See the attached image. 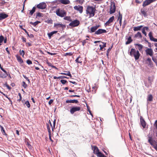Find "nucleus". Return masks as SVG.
<instances>
[{
    "label": "nucleus",
    "instance_id": "nucleus-11",
    "mask_svg": "<svg viewBox=\"0 0 157 157\" xmlns=\"http://www.w3.org/2000/svg\"><path fill=\"white\" fill-rule=\"evenodd\" d=\"M46 5L44 2L40 3L36 6V7L39 9H44L46 8Z\"/></svg>",
    "mask_w": 157,
    "mask_h": 157
},
{
    "label": "nucleus",
    "instance_id": "nucleus-5",
    "mask_svg": "<svg viewBox=\"0 0 157 157\" xmlns=\"http://www.w3.org/2000/svg\"><path fill=\"white\" fill-rule=\"evenodd\" d=\"M80 24L79 21L78 20H75L71 21L69 25L72 27H74L78 26Z\"/></svg>",
    "mask_w": 157,
    "mask_h": 157
},
{
    "label": "nucleus",
    "instance_id": "nucleus-50",
    "mask_svg": "<svg viewBox=\"0 0 157 157\" xmlns=\"http://www.w3.org/2000/svg\"><path fill=\"white\" fill-rule=\"evenodd\" d=\"M73 55V53L71 52L69 53H66L65 54L64 56H71Z\"/></svg>",
    "mask_w": 157,
    "mask_h": 157
},
{
    "label": "nucleus",
    "instance_id": "nucleus-47",
    "mask_svg": "<svg viewBox=\"0 0 157 157\" xmlns=\"http://www.w3.org/2000/svg\"><path fill=\"white\" fill-rule=\"evenodd\" d=\"M3 94V95L6 97L11 102V104H12V101L11 100V99L10 98H8L7 96V95L3 93V94Z\"/></svg>",
    "mask_w": 157,
    "mask_h": 157
},
{
    "label": "nucleus",
    "instance_id": "nucleus-42",
    "mask_svg": "<svg viewBox=\"0 0 157 157\" xmlns=\"http://www.w3.org/2000/svg\"><path fill=\"white\" fill-rule=\"evenodd\" d=\"M18 95L19 97V98L17 100V101L18 102H20L22 98L20 93H18Z\"/></svg>",
    "mask_w": 157,
    "mask_h": 157
},
{
    "label": "nucleus",
    "instance_id": "nucleus-55",
    "mask_svg": "<svg viewBox=\"0 0 157 157\" xmlns=\"http://www.w3.org/2000/svg\"><path fill=\"white\" fill-rule=\"evenodd\" d=\"M98 157H106L105 155L102 154V153H99V155L98 156Z\"/></svg>",
    "mask_w": 157,
    "mask_h": 157
},
{
    "label": "nucleus",
    "instance_id": "nucleus-63",
    "mask_svg": "<svg viewBox=\"0 0 157 157\" xmlns=\"http://www.w3.org/2000/svg\"><path fill=\"white\" fill-rule=\"evenodd\" d=\"M6 86L7 87V89H8L9 90H10L11 89V88L7 84H6Z\"/></svg>",
    "mask_w": 157,
    "mask_h": 157
},
{
    "label": "nucleus",
    "instance_id": "nucleus-46",
    "mask_svg": "<svg viewBox=\"0 0 157 157\" xmlns=\"http://www.w3.org/2000/svg\"><path fill=\"white\" fill-rule=\"evenodd\" d=\"M112 46L111 48H109L107 50V52L106 53V55L107 56L108 58V55L109 52L111 51V48H112Z\"/></svg>",
    "mask_w": 157,
    "mask_h": 157
},
{
    "label": "nucleus",
    "instance_id": "nucleus-24",
    "mask_svg": "<svg viewBox=\"0 0 157 157\" xmlns=\"http://www.w3.org/2000/svg\"><path fill=\"white\" fill-rule=\"evenodd\" d=\"M57 31H54L50 33H48V35L49 37V39L51 38V36L54 34H56L57 33Z\"/></svg>",
    "mask_w": 157,
    "mask_h": 157
},
{
    "label": "nucleus",
    "instance_id": "nucleus-48",
    "mask_svg": "<svg viewBox=\"0 0 157 157\" xmlns=\"http://www.w3.org/2000/svg\"><path fill=\"white\" fill-rule=\"evenodd\" d=\"M148 35L151 40L153 37L152 35V33L151 32H150L149 33Z\"/></svg>",
    "mask_w": 157,
    "mask_h": 157
},
{
    "label": "nucleus",
    "instance_id": "nucleus-29",
    "mask_svg": "<svg viewBox=\"0 0 157 157\" xmlns=\"http://www.w3.org/2000/svg\"><path fill=\"white\" fill-rule=\"evenodd\" d=\"M0 127L1 129V131L2 134L3 135H4L6 136H7V134L6 133L5 131V130L4 129L3 127L1 125H0Z\"/></svg>",
    "mask_w": 157,
    "mask_h": 157
},
{
    "label": "nucleus",
    "instance_id": "nucleus-12",
    "mask_svg": "<svg viewBox=\"0 0 157 157\" xmlns=\"http://www.w3.org/2000/svg\"><path fill=\"white\" fill-rule=\"evenodd\" d=\"M74 8L76 10L78 11L79 12L81 13L83 12V7L80 6H75L74 7Z\"/></svg>",
    "mask_w": 157,
    "mask_h": 157
},
{
    "label": "nucleus",
    "instance_id": "nucleus-41",
    "mask_svg": "<svg viewBox=\"0 0 157 157\" xmlns=\"http://www.w3.org/2000/svg\"><path fill=\"white\" fill-rule=\"evenodd\" d=\"M25 104L26 105L28 108H29L30 107V105L28 101H25Z\"/></svg>",
    "mask_w": 157,
    "mask_h": 157
},
{
    "label": "nucleus",
    "instance_id": "nucleus-30",
    "mask_svg": "<svg viewBox=\"0 0 157 157\" xmlns=\"http://www.w3.org/2000/svg\"><path fill=\"white\" fill-rule=\"evenodd\" d=\"M143 27L142 25H140L139 26H137V27H135L134 28L133 30L135 31H137L138 30H140L141 28Z\"/></svg>",
    "mask_w": 157,
    "mask_h": 157
},
{
    "label": "nucleus",
    "instance_id": "nucleus-36",
    "mask_svg": "<svg viewBox=\"0 0 157 157\" xmlns=\"http://www.w3.org/2000/svg\"><path fill=\"white\" fill-rule=\"evenodd\" d=\"M36 10V7H33L32 10H31L29 14L31 15H32L35 12Z\"/></svg>",
    "mask_w": 157,
    "mask_h": 157
},
{
    "label": "nucleus",
    "instance_id": "nucleus-6",
    "mask_svg": "<svg viewBox=\"0 0 157 157\" xmlns=\"http://www.w3.org/2000/svg\"><path fill=\"white\" fill-rule=\"evenodd\" d=\"M81 108L79 106H72L70 109V113L73 114L75 112L80 110Z\"/></svg>",
    "mask_w": 157,
    "mask_h": 157
},
{
    "label": "nucleus",
    "instance_id": "nucleus-15",
    "mask_svg": "<svg viewBox=\"0 0 157 157\" xmlns=\"http://www.w3.org/2000/svg\"><path fill=\"white\" fill-rule=\"evenodd\" d=\"M100 27V25H97L95 26L92 27L90 28V33H92L95 32V33L96 31V30Z\"/></svg>",
    "mask_w": 157,
    "mask_h": 157
},
{
    "label": "nucleus",
    "instance_id": "nucleus-58",
    "mask_svg": "<svg viewBox=\"0 0 157 157\" xmlns=\"http://www.w3.org/2000/svg\"><path fill=\"white\" fill-rule=\"evenodd\" d=\"M142 33L144 34L145 35V36H146L147 35V33H146V32L145 31V29H144L143 28L142 29Z\"/></svg>",
    "mask_w": 157,
    "mask_h": 157
},
{
    "label": "nucleus",
    "instance_id": "nucleus-49",
    "mask_svg": "<svg viewBox=\"0 0 157 157\" xmlns=\"http://www.w3.org/2000/svg\"><path fill=\"white\" fill-rule=\"evenodd\" d=\"M42 13L39 12L36 14V18H37V17H41L42 16Z\"/></svg>",
    "mask_w": 157,
    "mask_h": 157
},
{
    "label": "nucleus",
    "instance_id": "nucleus-14",
    "mask_svg": "<svg viewBox=\"0 0 157 157\" xmlns=\"http://www.w3.org/2000/svg\"><path fill=\"white\" fill-rule=\"evenodd\" d=\"M114 17L113 16L110 17L109 19L105 23V26H109V24L112 23L114 20Z\"/></svg>",
    "mask_w": 157,
    "mask_h": 157
},
{
    "label": "nucleus",
    "instance_id": "nucleus-19",
    "mask_svg": "<svg viewBox=\"0 0 157 157\" xmlns=\"http://www.w3.org/2000/svg\"><path fill=\"white\" fill-rule=\"evenodd\" d=\"M135 45L137 46V48L140 52L143 51L142 50L144 47V46L143 45L140 44H135Z\"/></svg>",
    "mask_w": 157,
    "mask_h": 157
},
{
    "label": "nucleus",
    "instance_id": "nucleus-64",
    "mask_svg": "<svg viewBox=\"0 0 157 157\" xmlns=\"http://www.w3.org/2000/svg\"><path fill=\"white\" fill-rule=\"evenodd\" d=\"M154 126H155L156 128L157 129V120L155 121V124H154Z\"/></svg>",
    "mask_w": 157,
    "mask_h": 157
},
{
    "label": "nucleus",
    "instance_id": "nucleus-54",
    "mask_svg": "<svg viewBox=\"0 0 157 157\" xmlns=\"http://www.w3.org/2000/svg\"><path fill=\"white\" fill-rule=\"evenodd\" d=\"M26 63L29 65H30L32 64V62L29 59L27 60L26 61Z\"/></svg>",
    "mask_w": 157,
    "mask_h": 157
},
{
    "label": "nucleus",
    "instance_id": "nucleus-7",
    "mask_svg": "<svg viewBox=\"0 0 157 157\" xmlns=\"http://www.w3.org/2000/svg\"><path fill=\"white\" fill-rule=\"evenodd\" d=\"M146 54L147 56H149L151 57H152L153 55V52L152 49L151 48H147L146 49L145 51Z\"/></svg>",
    "mask_w": 157,
    "mask_h": 157
},
{
    "label": "nucleus",
    "instance_id": "nucleus-45",
    "mask_svg": "<svg viewBox=\"0 0 157 157\" xmlns=\"http://www.w3.org/2000/svg\"><path fill=\"white\" fill-rule=\"evenodd\" d=\"M19 53L20 54V55H22L23 57H24V56L25 55V52L24 50H20L19 51Z\"/></svg>",
    "mask_w": 157,
    "mask_h": 157
},
{
    "label": "nucleus",
    "instance_id": "nucleus-13",
    "mask_svg": "<svg viewBox=\"0 0 157 157\" xmlns=\"http://www.w3.org/2000/svg\"><path fill=\"white\" fill-rule=\"evenodd\" d=\"M140 119L141 124L143 128H144L146 127V122L142 116H140Z\"/></svg>",
    "mask_w": 157,
    "mask_h": 157
},
{
    "label": "nucleus",
    "instance_id": "nucleus-38",
    "mask_svg": "<svg viewBox=\"0 0 157 157\" xmlns=\"http://www.w3.org/2000/svg\"><path fill=\"white\" fill-rule=\"evenodd\" d=\"M64 19L65 20L71 21V17L70 16H66L64 17Z\"/></svg>",
    "mask_w": 157,
    "mask_h": 157
},
{
    "label": "nucleus",
    "instance_id": "nucleus-20",
    "mask_svg": "<svg viewBox=\"0 0 157 157\" xmlns=\"http://www.w3.org/2000/svg\"><path fill=\"white\" fill-rule=\"evenodd\" d=\"M153 61L155 63L157 67V53L155 54L154 56L152 57Z\"/></svg>",
    "mask_w": 157,
    "mask_h": 157
},
{
    "label": "nucleus",
    "instance_id": "nucleus-44",
    "mask_svg": "<svg viewBox=\"0 0 157 157\" xmlns=\"http://www.w3.org/2000/svg\"><path fill=\"white\" fill-rule=\"evenodd\" d=\"M22 86L25 89L27 87V85L25 82L23 81L22 82Z\"/></svg>",
    "mask_w": 157,
    "mask_h": 157
},
{
    "label": "nucleus",
    "instance_id": "nucleus-35",
    "mask_svg": "<svg viewBox=\"0 0 157 157\" xmlns=\"http://www.w3.org/2000/svg\"><path fill=\"white\" fill-rule=\"evenodd\" d=\"M92 89L91 91L92 93L93 94H95L96 92V86L92 87Z\"/></svg>",
    "mask_w": 157,
    "mask_h": 157
},
{
    "label": "nucleus",
    "instance_id": "nucleus-52",
    "mask_svg": "<svg viewBox=\"0 0 157 157\" xmlns=\"http://www.w3.org/2000/svg\"><path fill=\"white\" fill-rule=\"evenodd\" d=\"M0 68L1 69L2 71H3L4 73H6V71L3 68L1 64H0Z\"/></svg>",
    "mask_w": 157,
    "mask_h": 157
},
{
    "label": "nucleus",
    "instance_id": "nucleus-40",
    "mask_svg": "<svg viewBox=\"0 0 157 157\" xmlns=\"http://www.w3.org/2000/svg\"><path fill=\"white\" fill-rule=\"evenodd\" d=\"M47 128L48 130V134H51L50 127V126L48 124H47Z\"/></svg>",
    "mask_w": 157,
    "mask_h": 157
},
{
    "label": "nucleus",
    "instance_id": "nucleus-3",
    "mask_svg": "<svg viewBox=\"0 0 157 157\" xmlns=\"http://www.w3.org/2000/svg\"><path fill=\"white\" fill-rule=\"evenodd\" d=\"M130 55L133 56L136 60H138L140 57V54L138 50H136L135 48H131L130 52Z\"/></svg>",
    "mask_w": 157,
    "mask_h": 157
},
{
    "label": "nucleus",
    "instance_id": "nucleus-59",
    "mask_svg": "<svg viewBox=\"0 0 157 157\" xmlns=\"http://www.w3.org/2000/svg\"><path fill=\"white\" fill-rule=\"evenodd\" d=\"M58 78H68L67 77H66L64 76H60L59 77H58Z\"/></svg>",
    "mask_w": 157,
    "mask_h": 157
},
{
    "label": "nucleus",
    "instance_id": "nucleus-27",
    "mask_svg": "<svg viewBox=\"0 0 157 157\" xmlns=\"http://www.w3.org/2000/svg\"><path fill=\"white\" fill-rule=\"evenodd\" d=\"M101 43L103 44L102 45L100 44L99 45V47H100V50L102 51V49L104 48H105L106 47V43L103 42H101Z\"/></svg>",
    "mask_w": 157,
    "mask_h": 157
},
{
    "label": "nucleus",
    "instance_id": "nucleus-8",
    "mask_svg": "<svg viewBox=\"0 0 157 157\" xmlns=\"http://www.w3.org/2000/svg\"><path fill=\"white\" fill-rule=\"evenodd\" d=\"M116 10L115 5L114 2H112L110 8L109 13L110 14L114 13Z\"/></svg>",
    "mask_w": 157,
    "mask_h": 157
},
{
    "label": "nucleus",
    "instance_id": "nucleus-33",
    "mask_svg": "<svg viewBox=\"0 0 157 157\" xmlns=\"http://www.w3.org/2000/svg\"><path fill=\"white\" fill-rule=\"evenodd\" d=\"M153 97L151 94H149L148 96L147 100L150 101H152L153 100Z\"/></svg>",
    "mask_w": 157,
    "mask_h": 157
},
{
    "label": "nucleus",
    "instance_id": "nucleus-4",
    "mask_svg": "<svg viewBox=\"0 0 157 157\" xmlns=\"http://www.w3.org/2000/svg\"><path fill=\"white\" fill-rule=\"evenodd\" d=\"M56 15L61 17H63L66 15V12L63 10L58 9L56 11Z\"/></svg>",
    "mask_w": 157,
    "mask_h": 157
},
{
    "label": "nucleus",
    "instance_id": "nucleus-28",
    "mask_svg": "<svg viewBox=\"0 0 157 157\" xmlns=\"http://www.w3.org/2000/svg\"><path fill=\"white\" fill-rule=\"evenodd\" d=\"M16 56L18 62H19L21 63H22L23 62V60L20 56H19L18 55H17Z\"/></svg>",
    "mask_w": 157,
    "mask_h": 157
},
{
    "label": "nucleus",
    "instance_id": "nucleus-56",
    "mask_svg": "<svg viewBox=\"0 0 157 157\" xmlns=\"http://www.w3.org/2000/svg\"><path fill=\"white\" fill-rule=\"evenodd\" d=\"M26 144L28 146V147L29 148H31L32 146L28 142H26Z\"/></svg>",
    "mask_w": 157,
    "mask_h": 157
},
{
    "label": "nucleus",
    "instance_id": "nucleus-2",
    "mask_svg": "<svg viewBox=\"0 0 157 157\" xmlns=\"http://www.w3.org/2000/svg\"><path fill=\"white\" fill-rule=\"evenodd\" d=\"M147 136L148 142L157 151V142L154 139L152 135L149 134Z\"/></svg>",
    "mask_w": 157,
    "mask_h": 157
},
{
    "label": "nucleus",
    "instance_id": "nucleus-53",
    "mask_svg": "<svg viewBox=\"0 0 157 157\" xmlns=\"http://www.w3.org/2000/svg\"><path fill=\"white\" fill-rule=\"evenodd\" d=\"M4 39V38L2 36H0V43H2Z\"/></svg>",
    "mask_w": 157,
    "mask_h": 157
},
{
    "label": "nucleus",
    "instance_id": "nucleus-21",
    "mask_svg": "<svg viewBox=\"0 0 157 157\" xmlns=\"http://www.w3.org/2000/svg\"><path fill=\"white\" fill-rule=\"evenodd\" d=\"M59 2L61 3L64 5L69 4L70 3L69 0H59Z\"/></svg>",
    "mask_w": 157,
    "mask_h": 157
},
{
    "label": "nucleus",
    "instance_id": "nucleus-26",
    "mask_svg": "<svg viewBox=\"0 0 157 157\" xmlns=\"http://www.w3.org/2000/svg\"><path fill=\"white\" fill-rule=\"evenodd\" d=\"M75 61L76 62L78 63H82V59H81V58L80 56L77 58L75 60Z\"/></svg>",
    "mask_w": 157,
    "mask_h": 157
},
{
    "label": "nucleus",
    "instance_id": "nucleus-62",
    "mask_svg": "<svg viewBox=\"0 0 157 157\" xmlns=\"http://www.w3.org/2000/svg\"><path fill=\"white\" fill-rule=\"evenodd\" d=\"M53 99H51L48 102V104L49 105H51L52 103L53 102Z\"/></svg>",
    "mask_w": 157,
    "mask_h": 157
},
{
    "label": "nucleus",
    "instance_id": "nucleus-57",
    "mask_svg": "<svg viewBox=\"0 0 157 157\" xmlns=\"http://www.w3.org/2000/svg\"><path fill=\"white\" fill-rule=\"evenodd\" d=\"M49 136V139L50 141L52 142H53V140L51 138V134H48Z\"/></svg>",
    "mask_w": 157,
    "mask_h": 157
},
{
    "label": "nucleus",
    "instance_id": "nucleus-37",
    "mask_svg": "<svg viewBox=\"0 0 157 157\" xmlns=\"http://www.w3.org/2000/svg\"><path fill=\"white\" fill-rule=\"evenodd\" d=\"M7 75L8 74L7 72H6V73H5V74H0V77L2 78H5L7 77Z\"/></svg>",
    "mask_w": 157,
    "mask_h": 157
},
{
    "label": "nucleus",
    "instance_id": "nucleus-10",
    "mask_svg": "<svg viewBox=\"0 0 157 157\" xmlns=\"http://www.w3.org/2000/svg\"><path fill=\"white\" fill-rule=\"evenodd\" d=\"M107 33L106 30L104 29H99L95 32L94 33V34L98 35L103 33Z\"/></svg>",
    "mask_w": 157,
    "mask_h": 157
},
{
    "label": "nucleus",
    "instance_id": "nucleus-32",
    "mask_svg": "<svg viewBox=\"0 0 157 157\" xmlns=\"http://www.w3.org/2000/svg\"><path fill=\"white\" fill-rule=\"evenodd\" d=\"M40 22L39 21H37L34 22L32 21L30 22V24L33 25L35 27L39 23H40Z\"/></svg>",
    "mask_w": 157,
    "mask_h": 157
},
{
    "label": "nucleus",
    "instance_id": "nucleus-18",
    "mask_svg": "<svg viewBox=\"0 0 157 157\" xmlns=\"http://www.w3.org/2000/svg\"><path fill=\"white\" fill-rule=\"evenodd\" d=\"M8 17V15L5 13H0V17L2 19H4Z\"/></svg>",
    "mask_w": 157,
    "mask_h": 157
},
{
    "label": "nucleus",
    "instance_id": "nucleus-51",
    "mask_svg": "<svg viewBox=\"0 0 157 157\" xmlns=\"http://www.w3.org/2000/svg\"><path fill=\"white\" fill-rule=\"evenodd\" d=\"M60 82L63 84H65L67 82V80H60Z\"/></svg>",
    "mask_w": 157,
    "mask_h": 157
},
{
    "label": "nucleus",
    "instance_id": "nucleus-1",
    "mask_svg": "<svg viewBox=\"0 0 157 157\" xmlns=\"http://www.w3.org/2000/svg\"><path fill=\"white\" fill-rule=\"evenodd\" d=\"M96 10L95 7L92 6H88L86 10V14L87 16H89V17H93L95 14Z\"/></svg>",
    "mask_w": 157,
    "mask_h": 157
},
{
    "label": "nucleus",
    "instance_id": "nucleus-17",
    "mask_svg": "<svg viewBox=\"0 0 157 157\" xmlns=\"http://www.w3.org/2000/svg\"><path fill=\"white\" fill-rule=\"evenodd\" d=\"M66 102L67 103H78V101L77 100H66Z\"/></svg>",
    "mask_w": 157,
    "mask_h": 157
},
{
    "label": "nucleus",
    "instance_id": "nucleus-16",
    "mask_svg": "<svg viewBox=\"0 0 157 157\" xmlns=\"http://www.w3.org/2000/svg\"><path fill=\"white\" fill-rule=\"evenodd\" d=\"M54 26V27H56L57 28H59L61 27L62 28H64L66 27V26L65 25H63L62 24H58V23L55 24Z\"/></svg>",
    "mask_w": 157,
    "mask_h": 157
},
{
    "label": "nucleus",
    "instance_id": "nucleus-61",
    "mask_svg": "<svg viewBox=\"0 0 157 157\" xmlns=\"http://www.w3.org/2000/svg\"><path fill=\"white\" fill-rule=\"evenodd\" d=\"M23 77L25 78L26 80H27L29 82H30V81L29 79L25 75H23Z\"/></svg>",
    "mask_w": 157,
    "mask_h": 157
},
{
    "label": "nucleus",
    "instance_id": "nucleus-31",
    "mask_svg": "<svg viewBox=\"0 0 157 157\" xmlns=\"http://www.w3.org/2000/svg\"><path fill=\"white\" fill-rule=\"evenodd\" d=\"M134 37L136 38L139 37L141 38H142V36L141 33L139 32H138L135 35Z\"/></svg>",
    "mask_w": 157,
    "mask_h": 157
},
{
    "label": "nucleus",
    "instance_id": "nucleus-23",
    "mask_svg": "<svg viewBox=\"0 0 157 157\" xmlns=\"http://www.w3.org/2000/svg\"><path fill=\"white\" fill-rule=\"evenodd\" d=\"M49 123H50V126L52 128V131H53V129L55 128V124H56V120H55L53 122V126H52V124L51 122L50 121H49Z\"/></svg>",
    "mask_w": 157,
    "mask_h": 157
},
{
    "label": "nucleus",
    "instance_id": "nucleus-39",
    "mask_svg": "<svg viewBox=\"0 0 157 157\" xmlns=\"http://www.w3.org/2000/svg\"><path fill=\"white\" fill-rule=\"evenodd\" d=\"M147 63L150 65H151L152 63L151 59L150 58H148L147 59Z\"/></svg>",
    "mask_w": 157,
    "mask_h": 157
},
{
    "label": "nucleus",
    "instance_id": "nucleus-25",
    "mask_svg": "<svg viewBox=\"0 0 157 157\" xmlns=\"http://www.w3.org/2000/svg\"><path fill=\"white\" fill-rule=\"evenodd\" d=\"M133 40L132 39V37L131 36H129V37L128 38L125 44H130L131 42Z\"/></svg>",
    "mask_w": 157,
    "mask_h": 157
},
{
    "label": "nucleus",
    "instance_id": "nucleus-43",
    "mask_svg": "<svg viewBox=\"0 0 157 157\" xmlns=\"http://www.w3.org/2000/svg\"><path fill=\"white\" fill-rule=\"evenodd\" d=\"M119 16H118V20H122V14H121L120 11L118 13Z\"/></svg>",
    "mask_w": 157,
    "mask_h": 157
},
{
    "label": "nucleus",
    "instance_id": "nucleus-34",
    "mask_svg": "<svg viewBox=\"0 0 157 157\" xmlns=\"http://www.w3.org/2000/svg\"><path fill=\"white\" fill-rule=\"evenodd\" d=\"M61 75H65L69 76L70 77H72L70 73V72L69 71L67 72V73H62L60 74Z\"/></svg>",
    "mask_w": 157,
    "mask_h": 157
},
{
    "label": "nucleus",
    "instance_id": "nucleus-22",
    "mask_svg": "<svg viewBox=\"0 0 157 157\" xmlns=\"http://www.w3.org/2000/svg\"><path fill=\"white\" fill-rule=\"evenodd\" d=\"M141 14L144 17H147V11H146L144 10L143 9H141Z\"/></svg>",
    "mask_w": 157,
    "mask_h": 157
},
{
    "label": "nucleus",
    "instance_id": "nucleus-60",
    "mask_svg": "<svg viewBox=\"0 0 157 157\" xmlns=\"http://www.w3.org/2000/svg\"><path fill=\"white\" fill-rule=\"evenodd\" d=\"M82 45L83 46H84L86 43V40H84L82 41Z\"/></svg>",
    "mask_w": 157,
    "mask_h": 157
},
{
    "label": "nucleus",
    "instance_id": "nucleus-9",
    "mask_svg": "<svg viewBox=\"0 0 157 157\" xmlns=\"http://www.w3.org/2000/svg\"><path fill=\"white\" fill-rule=\"evenodd\" d=\"M92 149L94 151V153L96 154L97 156L99 155V153L101 152L99 151L98 147L96 146H92Z\"/></svg>",
    "mask_w": 157,
    "mask_h": 157
}]
</instances>
